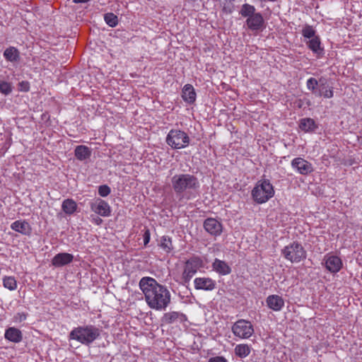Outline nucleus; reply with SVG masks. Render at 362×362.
Listing matches in <instances>:
<instances>
[{"label": "nucleus", "mask_w": 362, "mask_h": 362, "mask_svg": "<svg viewBox=\"0 0 362 362\" xmlns=\"http://www.w3.org/2000/svg\"><path fill=\"white\" fill-rule=\"evenodd\" d=\"M139 286L147 305L151 309L164 310L170 304L171 295L169 290L155 279L150 276L142 277Z\"/></svg>", "instance_id": "f257e3e1"}, {"label": "nucleus", "mask_w": 362, "mask_h": 362, "mask_svg": "<svg viewBox=\"0 0 362 362\" xmlns=\"http://www.w3.org/2000/svg\"><path fill=\"white\" fill-rule=\"evenodd\" d=\"M172 188L180 199H190L195 197L200 184L197 177L191 174H177L171 178Z\"/></svg>", "instance_id": "f03ea898"}, {"label": "nucleus", "mask_w": 362, "mask_h": 362, "mask_svg": "<svg viewBox=\"0 0 362 362\" xmlns=\"http://www.w3.org/2000/svg\"><path fill=\"white\" fill-rule=\"evenodd\" d=\"M101 330L93 325H86L74 328L69 333V339L76 340L81 344L89 346L100 336Z\"/></svg>", "instance_id": "7ed1b4c3"}, {"label": "nucleus", "mask_w": 362, "mask_h": 362, "mask_svg": "<svg viewBox=\"0 0 362 362\" xmlns=\"http://www.w3.org/2000/svg\"><path fill=\"white\" fill-rule=\"evenodd\" d=\"M252 197L257 204L267 202L274 194L272 185L267 180L259 181L252 190Z\"/></svg>", "instance_id": "20e7f679"}, {"label": "nucleus", "mask_w": 362, "mask_h": 362, "mask_svg": "<svg viewBox=\"0 0 362 362\" xmlns=\"http://www.w3.org/2000/svg\"><path fill=\"white\" fill-rule=\"evenodd\" d=\"M285 259L292 263H298L306 258V251L302 245L298 242H293L286 247L281 251Z\"/></svg>", "instance_id": "39448f33"}, {"label": "nucleus", "mask_w": 362, "mask_h": 362, "mask_svg": "<svg viewBox=\"0 0 362 362\" xmlns=\"http://www.w3.org/2000/svg\"><path fill=\"white\" fill-rule=\"evenodd\" d=\"M166 143L174 149L185 148L189 144V137L187 133L180 129H171L167 135Z\"/></svg>", "instance_id": "423d86ee"}, {"label": "nucleus", "mask_w": 362, "mask_h": 362, "mask_svg": "<svg viewBox=\"0 0 362 362\" xmlns=\"http://www.w3.org/2000/svg\"><path fill=\"white\" fill-rule=\"evenodd\" d=\"M203 266V261L199 257L194 256L187 259L185 262L184 271L182 274V279L184 283H189L198 269Z\"/></svg>", "instance_id": "0eeeda50"}, {"label": "nucleus", "mask_w": 362, "mask_h": 362, "mask_svg": "<svg viewBox=\"0 0 362 362\" xmlns=\"http://www.w3.org/2000/svg\"><path fill=\"white\" fill-rule=\"evenodd\" d=\"M232 332L236 337L241 339H248L254 333V329L250 322L239 320L233 324Z\"/></svg>", "instance_id": "6e6552de"}, {"label": "nucleus", "mask_w": 362, "mask_h": 362, "mask_svg": "<svg viewBox=\"0 0 362 362\" xmlns=\"http://www.w3.org/2000/svg\"><path fill=\"white\" fill-rule=\"evenodd\" d=\"M322 264L331 273H337L343 266L341 258L330 253L325 255Z\"/></svg>", "instance_id": "1a4fd4ad"}, {"label": "nucleus", "mask_w": 362, "mask_h": 362, "mask_svg": "<svg viewBox=\"0 0 362 362\" xmlns=\"http://www.w3.org/2000/svg\"><path fill=\"white\" fill-rule=\"evenodd\" d=\"M90 209L95 214L103 216L108 217L111 215V207L105 200L97 198L90 204Z\"/></svg>", "instance_id": "9d476101"}, {"label": "nucleus", "mask_w": 362, "mask_h": 362, "mask_svg": "<svg viewBox=\"0 0 362 362\" xmlns=\"http://www.w3.org/2000/svg\"><path fill=\"white\" fill-rule=\"evenodd\" d=\"M246 25L252 31L262 30L265 28L264 19L261 13L257 12L255 15L246 19Z\"/></svg>", "instance_id": "9b49d317"}, {"label": "nucleus", "mask_w": 362, "mask_h": 362, "mask_svg": "<svg viewBox=\"0 0 362 362\" xmlns=\"http://www.w3.org/2000/svg\"><path fill=\"white\" fill-rule=\"evenodd\" d=\"M291 166L303 175H307L313 171L312 164L300 157L296 158L291 161Z\"/></svg>", "instance_id": "f8f14e48"}, {"label": "nucleus", "mask_w": 362, "mask_h": 362, "mask_svg": "<svg viewBox=\"0 0 362 362\" xmlns=\"http://www.w3.org/2000/svg\"><path fill=\"white\" fill-rule=\"evenodd\" d=\"M204 229L212 235H219L222 233V224L215 218H208L204 222Z\"/></svg>", "instance_id": "ddd939ff"}, {"label": "nucleus", "mask_w": 362, "mask_h": 362, "mask_svg": "<svg viewBox=\"0 0 362 362\" xmlns=\"http://www.w3.org/2000/svg\"><path fill=\"white\" fill-rule=\"evenodd\" d=\"M197 290L212 291L216 288V281L209 277H198L194 281Z\"/></svg>", "instance_id": "4468645a"}, {"label": "nucleus", "mask_w": 362, "mask_h": 362, "mask_svg": "<svg viewBox=\"0 0 362 362\" xmlns=\"http://www.w3.org/2000/svg\"><path fill=\"white\" fill-rule=\"evenodd\" d=\"M334 96L333 88L327 84V80L325 77L320 78L319 90L317 97L332 98Z\"/></svg>", "instance_id": "2eb2a0df"}, {"label": "nucleus", "mask_w": 362, "mask_h": 362, "mask_svg": "<svg viewBox=\"0 0 362 362\" xmlns=\"http://www.w3.org/2000/svg\"><path fill=\"white\" fill-rule=\"evenodd\" d=\"M74 259L71 254L61 252L56 255L52 259V264L56 267H61L71 263Z\"/></svg>", "instance_id": "dca6fc26"}, {"label": "nucleus", "mask_w": 362, "mask_h": 362, "mask_svg": "<svg viewBox=\"0 0 362 362\" xmlns=\"http://www.w3.org/2000/svg\"><path fill=\"white\" fill-rule=\"evenodd\" d=\"M187 320L185 315L179 312H169L163 315L161 321L165 324H173L176 322H183Z\"/></svg>", "instance_id": "f3484780"}, {"label": "nucleus", "mask_w": 362, "mask_h": 362, "mask_svg": "<svg viewBox=\"0 0 362 362\" xmlns=\"http://www.w3.org/2000/svg\"><path fill=\"white\" fill-rule=\"evenodd\" d=\"M267 306L274 311H280L284 306V300L278 295H270L266 299Z\"/></svg>", "instance_id": "a211bd4d"}, {"label": "nucleus", "mask_w": 362, "mask_h": 362, "mask_svg": "<svg viewBox=\"0 0 362 362\" xmlns=\"http://www.w3.org/2000/svg\"><path fill=\"white\" fill-rule=\"evenodd\" d=\"M4 337L11 342L19 343L23 340V334L18 328L11 327L6 329Z\"/></svg>", "instance_id": "6ab92c4d"}, {"label": "nucleus", "mask_w": 362, "mask_h": 362, "mask_svg": "<svg viewBox=\"0 0 362 362\" xmlns=\"http://www.w3.org/2000/svg\"><path fill=\"white\" fill-rule=\"evenodd\" d=\"M213 270L220 275H228L231 272V269L229 265L224 261L218 259H215L212 263Z\"/></svg>", "instance_id": "aec40b11"}, {"label": "nucleus", "mask_w": 362, "mask_h": 362, "mask_svg": "<svg viewBox=\"0 0 362 362\" xmlns=\"http://www.w3.org/2000/svg\"><path fill=\"white\" fill-rule=\"evenodd\" d=\"M11 228L12 230L26 235H30L32 232L30 224L25 221H16L11 224Z\"/></svg>", "instance_id": "412c9836"}, {"label": "nucleus", "mask_w": 362, "mask_h": 362, "mask_svg": "<svg viewBox=\"0 0 362 362\" xmlns=\"http://www.w3.org/2000/svg\"><path fill=\"white\" fill-rule=\"evenodd\" d=\"M182 99L189 104H192L196 100V93L193 86L186 84L182 89Z\"/></svg>", "instance_id": "4be33fe9"}, {"label": "nucleus", "mask_w": 362, "mask_h": 362, "mask_svg": "<svg viewBox=\"0 0 362 362\" xmlns=\"http://www.w3.org/2000/svg\"><path fill=\"white\" fill-rule=\"evenodd\" d=\"M74 154L78 160L82 161L90 157L91 150L86 146L80 145L76 147Z\"/></svg>", "instance_id": "5701e85b"}, {"label": "nucleus", "mask_w": 362, "mask_h": 362, "mask_svg": "<svg viewBox=\"0 0 362 362\" xmlns=\"http://www.w3.org/2000/svg\"><path fill=\"white\" fill-rule=\"evenodd\" d=\"M299 127L305 132H314L317 128L315 121L311 118H303L300 120Z\"/></svg>", "instance_id": "b1692460"}, {"label": "nucleus", "mask_w": 362, "mask_h": 362, "mask_svg": "<svg viewBox=\"0 0 362 362\" xmlns=\"http://www.w3.org/2000/svg\"><path fill=\"white\" fill-rule=\"evenodd\" d=\"M4 58L11 62H16L20 59V52L17 48L9 47L4 52Z\"/></svg>", "instance_id": "393cba45"}, {"label": "nucleus", "mask_w": 362, "mask_h": 362, "mask_svg": "<svg viewBox=\"0 0 362 362\" xmlns=\"http://www.w3.org/2000/svg\"><path fill=\"white\" fill-rule=\"evenodd\" d=\"M62 208L65 214H72L76 211L77 205L73 199H66L62 202Z\"/></svg>", "instance_id": "a878e982"}, {"label": "nucleus", "mask_w": 362, "mask_h": 362, "mask_svg": "<svg viewBox=\"0 0 362 362\" xmlns=\"http://www.w3.org/2000/svg\"><path fill=\"white\" fill-rule=\"evenodd\" d=\"M307 45L309 49H310L314 53L319 54L323 50L321 47V42L319 36L310 39L307 42Z\"/></svg>", "instance_id": "bb28decb"}, {"label": "nucleus", "mask_w": 362, "mask_h": 362, "mask_svg": "<svg viewBox=\"0 0 362 362\" xmlns=\"http://www.w3.org/2000/svg\"><path fill=\"white\" fill-rule=\"evenodd\" d=\"M256 13L255 7L249 4H243L240 11V14L244 18H250Z\"/></svg>", "instance_id": "cd10ccee"}, {"label": "nucleus", "mask_w": 362, "mask_h": 362, "mask_svg": "<svg viewBox=\"0 0 362 362\" xmlns=\"http://www.w3.org/2000/svg\"><path fill=\"white\" fill-rule=\"evenodd\" d=\"M250 351V347L247 344H238L235 348V354L240 358L247 357Z\"/></svg>", "instance_id": "c85d7f7f"}, {"label": "nucleus", "mask_w": 362, "mask_h": 362, "mask_svg": "<svg viewBox=\"0 0 362 362\" xmlns=\"http://www.w3.org/2000/svg\"><path fill=\"white\" fill-rule=\"evenodd\" d=\"M320 79L317 80L315 78H310L307 80L306 87L308 90L311 91L313 95L317 96L319 90Z\"/></svg>", "instance_id": "c756f323"}, {"label": "nucleus", "mask_w": 362, "mask_h": 362, "mask_svg": "<svg viewBox=\"0 0 362 362\" xmlns=\"http://www.w3.org/2000/svg\"><path fill=\"white\" fill-rule=\"evenodd\" d=\"M159 245L166 252H170L173 249L171 238L168 236H163Z\"/></svg>", "instance_id": "7c9ffc66"}, {"label": "nucleus", "mask_w": 362, "mask_h": 362, "mask_svg": "<svg viewBox=\"0 0 362 362\" xmlns=\"http://www.w3.org/2000/svg\"><path fill=\"white\" fill-rule=\"evenodd\" d=\"M4 286L10 291H14L17 288V281L13 276H5L3 279Z\"/></svg>", "instance_id": "2f4dec72"}, {"label": "nucleus", "mask_w": 362, "mask_h": 362, "mask_svg": "<svg viewBox=\"0 0 362 362\" xmlns=\"http://www.w3.org/2000/svg\"><path fill=\"white\" fill-rule=\"evenodd\" d=\"M105 23L110 27H115L118 24V18L113 13H107L104 16Z\"/></svg>", "instance_id": "473e14b6"}, {"label": "nucleus", "mask_w": 362, "mask_h": 362, "mask_svg": "<svg viewBox=\"0 0 362 362\" xmlns=\"http://www.w3.org/2000/svg\"><path fill=\"white\" fill-rule=\"evenodd\" d=\"M315 33H316V31L314 30L313 26L309 25H305L303 28L302 32H301L303 36L304 37L308 38V39H311V38H313L314 37H316L317 35H315Z\"/></svg>", "instance_id": "72a5a7b5"}, {"label": "nucleus", "mask_w": 362, "mask_h": 362, "mask_svg": "<svg viewBox=\"0 0 362 362\" xmlns=\"http://www.w3.org/2000/svg\"><path fill=\"white\" fill-rule=\"evenodd\" d=\"M12 92V86L10 83L6 81L0 82V93L7 95Z\"/></svg>", "instance_id": "f704fd0d"}, {"label": "nucleus", "mask_w": 362, "mask_h": 362, "mask_svg": "<svg viewBox=\"0 0 362 362\" xmlns=\"http://www.w3.org/2000/svg\"><path fill=\"white\" fill-rule=\"evenodd\" d=\"M111 189L109 186L106 185H100L98 187V194L103 197H105L110 194Z\"/></svg>", "instance_id": "c9c22d12"}, {"label": "nucleus", "mask_w": 362, "mask_h": 362, "mask_svg": "<svg viewBox=\"0 0 362 362\" xmlns=\"http://www.w3.org/2000/svg\"><path fill=\"white\" fill-rule=\"evenodd\" d=\"M27 318V314L24 313H18L13 317V321L15 322H21L25 320Z\"/></svg>", "instance_id": "e433bc0d"}, {"label": "nucleus", "mask_w": 362, "mask_h": 362, "mask_svg": "<svg viewBox=\"0 0 362 362\" xmlns=\"http://www.w3.org/2000/svg\"><path fill=\"white\" fill-rule=\"evenodd\" d=\"M20 90L21 91H28L30 89V84L28 81H21L19 83Z\"/></svg>", "instance_id": "4c0bfd02"}, {"label": "nucleus", "mask_w": 362, "mask_h": 362, "mask_svg": "<svg viewBox=\"0 0 362 362\" xmlns=\"http://www.w3.org/2000/svg\"><path fill=\"white\" fill-rule=\"evenodd\" d=\"M209 362H227V360L223 356H216L211 358Z\"/></svg>", "instance_id": "58836bf2"}, {"label": "nucleus", "mask_w": 362, "mask_h": 362, "mask_svg": "<svg viewBox=\"0 0 362 362\" xmlns=\"http://www.w3.org/2000/svg\"><path fill=\"white\" fill-rule=\"evenodd\" d=\"M150 241V232L148 230H146L144 234V245H146Z\"/></svg>", "instance_id": "ea45409f"}, {"label": "nucleus", "mask_w": 362, "mask_h": 362, "mask_svg": "<svg viewBox=\"0 0 362 362\" xmlns=\"http://www.w3.org/2000/svg\"><path fill=\"white\" fill-rule=\"evenodd\" d=\"M102 222H103V220L100 218L97 217L96 218H95V223L97 225H100Z\"/></svg>", "instance_id": "a19ab883"}]
</instances>
